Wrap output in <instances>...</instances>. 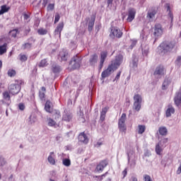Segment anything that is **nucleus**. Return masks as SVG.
Returning <instances> with one entry per match:
<instances>
[{"mask_svg": "<svg viewBox=\"0 0 181 181\" xmlns=\"http://www.w3.org/2000/svg\"><path fill=\"white\" fill-rule=\"evenodd\" d=\"M124 60V56L119 54L116 56L115 60L112 61L111 64H110L107 69L103 71L101 74L102 78H107V77H110L112 73H114L119 66L122 64Z\"/></svg>", "mask_w": 181, "mask_h": 181, "instance_id": "obj_1", "label": "nucleus"}, {"mask_svg": "<svg viewBox=\"0 0 181 181\" xmlns=\"http://www.w3.org/2000/svg\"><path fill=\"white\" fill-rule=\"evenodd\" d=\"M176 46V42L172 40L164 41L160 43L158 46L160 50V53L163 54H166V53H170L175 47Z\"/></svg>", "mask_w": 181, "mask_h": 181, "instance_id": "obj_2", "label": "nucleus"}, {"mask_svg": "<svg viewBox=\"0 0 181 181\" xmlns=\"http://www.w3.org/2000/svg\"><path fill=\"white\" fill-rule=\"evenodd\" d=\"M133 110H134V111H136L137 112H139V111H141V109L142 108V95H141L139 93H136L133 97Z\"/></svg>", "mask_w": 181, "mask_h": 181, "instance_id": "obj_3", "label": "nucleus"}, {"mask_svg": "<svg viewBox=\"0 0 181 181\" xmlns=\"http://www.w3.org/2000/svg\"><path fill=\"white\" fill-rule=\"evenodd\" d=\"M82 60H83V58L78 54L74 55L71 59L69 64L70 66H71V68L73 69V70H77V69H80V66H81Z\"/></svg>", "mask_w": 181, "mask_h": 181, "instance_id": "obj_4", "label": "nucleus"}, {"mask_svg": "<svg viewBox=\"0 0 181 181\" xmlns=\"http://www.w3.org/2000/svg\"><path fill=\"white\" fill-rule=\"evenodd\" d=\"M127 121V114L122 113L121 117L118 121V128L120 132H124V134H127V125L125 124V122Z\"/></svg>", "mask_w": 181, "mask_h": 181, "instance_id": "obj_5", "label": "nucleus"}, {"mask_svg": "<svg viewBox=\"0 0 181 181\" xmlns=\"http://www.w3.org/2000/svg\"><path fill=\"white\" fill-rule=\"evenodd\" d=\"M124 33L122 31H121V30L117 27H111L110 36L112 37V39H115V37L121 39Z\"/></svg>", "mask_w": 181, "mask_h": 181, "instance_id": "obj_6", "label": "nucleus"}, {"mask_svg": "<svg viewBox=\"0 0 181 181\" xmlns=\"http://www.w3.org/2000/svg\"><path fill=\"white\" fill-rule=\"evenodd\" d=\"M35 42V38H33V37H30L27 40V42H25L24 44L22 45L21 46L22 50H30Z\"/></svg>", "mask_w": 181, "mask_h": 181, "instance_id": "obj_7", "label": "nucleus"}, {"mask_svg": "<svg viewBox=\"0 0 181 181\" xmlns=\"http://www.w3.org/2000/svg\"><path fill=\"white\" fill-rule=\"evenodd\" d=\"M8 91L10 94H12V95H16V94H19V92L21 91V85L11 84L8 87Z\"/></svg>", "mask_w": 181, "mask_h": 181, "instance_id": "obj_8", "label": "nucleus"}, {"mask_svg": "<svg viewBox=\"0 0 181 181\" xmlns=\"http://www.w3.org/2000/svg\"><path fill=\"white\" fill-rule=\"evenodd\" d=\"M69 57H70V55L69 54V51L66 49H62L58 55L59 62H67Z\"/></svg>", "mask_w": 181, "mask_h": 181, "instance_id": "obj_9", "label": "nucleus"}, {"mask_svg": "<svg viewBox=\"0 0 181 181\" xmlns=\"http://www.w3.org/2000/svg\"><path fill=\"white\" fill-rule=\"evenodd\" d=\"M135 15H136V9L130 7L127 11V22H132L135 19Z\"/></svg>", "mask_w": 181, "mask_h": 181, "instance_id": "obj_10", "label": "nucleus"}, {"mask_svg": "<svg viewBox=\"0 0 181 181\" xmlns=\"http://www.w3.org/2000/svg\"><path fill=\"white\" fill-rule=\"evenodd\" d=\"M163 34V29H162V25L160 24H157L155 25L153 35L156 37H160Z\"/></svg>", "mask_w": 181, "mask_h": 181, "instance_id": "obj_11", "label": "nucleus"}, {"mask_svg": "<svg viewBox=\"0 0 181 181\" xmlns=\"http://www.w3.org/2000/svg\"><path fill=\"white\" fill-rule=\"evenodd\" d=\"M64 28V23L63 22L59 23L54 32V36H58V37H61L62 30H63Z\"/></svg>", "mask_w": 181, "mask_h": 181, "instance_id": "obj_12", "label": "nucleus"}, {"mask_svg": "<svg viewBox=\"0 0 181 181\" xmlns=\"http://www.w3.org/2000/svg\"><path fill=\"white\" fill-rule=\"evenodd\" d=\"M107 56H108V52L103 51L100 52V61L99 64L100 70H101V69H103V67L104 66V62H105V59H107Z\"/></svg>", "mask_w": 181, "mask_h": 181, "instance_id": "obj_13", "label": "nucleus"}, {"mask_svg": "<svg viewBox=\"0 0 181 181\" xmlns=\"http://www.w3.org/2000/svg\"><path fill=\"white\" fill-rule=\"evenodd\" d=\"M108 165V160H103L99 163V164L96 166V171L101 173L104 170L105 168H107Z\"/></svg>", "mask_w": 181, "mask_h": 181, "instance_id": "obj_14", "label": "nucleus"}, {"mask_svg": "<svg viewBox=\"0 0 181 181\" xmlns=\"http://www.w3.org/2000/svg\"><path fill=\"white\" fill-rule=\"evenodd\" d=\"M73 119V114L71 112L64 110L62 115V121H65V122H71Z\"/></svg>", "mask_w": 181, "mask_h": 181, "instance_id": "obj_15", "label": "nucleus"}, {"mask_svg": "<svg viewBox=\"0 0 181 181\" xmlns=\"http://www.w3.org/2000/svg\"><path fill=\"white\" fill-rule=\"evenodd\" d=\"M86 20L88 22V32H91L94 28V23H95V16H92L90 19L88 18Z\"/></svg>", "mask_w": 181, "mask_h": 181, "instance_id": "obj_16", "label": "nucleus"}, {"mask_svg": "<svg viewBox=\"0 0 181 181\" xmlns=\"http://www.w3.org/2000/svg\"><path fill=\"white\" fill-rule=\"evenodd\" d=\"M98 62V54H92L89 59L90 66H92L93 67H94V66L97 64Z\"/></svg>", "mask_w": 181, "mask_h": 181, "instance_id": "obj_17", "label": "nucleus"}, {"mask_svg": "<svg viewBox=\"0 0 181 181\" xmlns=\"http://www.w3.org/2000/svg\"><path fill=\"white\" fill-rule=\"evenodd\" d=\"M79 142H82V144H88V137L87 134H84V132H81L78 137Z\"/></svg>", "mask_w": 181, "mask_h": 181, "instance_id": "obj_18", "label": "nucleus"}, {"mask_svg": "<svg viewBox=\"0 0 181 181\" xmlns=\"http://www.w3.org/2000/svg\"><path fill=\"white\" fill-rule=\"evenodd\" d=\"M47 160L49 165H56V155L54 152H50L49 156L47 157Z\"/></svg>", "mask_w": 181, "mask_h": 181, "instance_id": "obj_19", "label": "nucleus"}, {"mask_svg": "<svg viewBox=\"0 0 181 181\" xmlns=\"http://www.w3.org/2000/svg\"><path fill=\"white\" fill-rule=\"evenodd\" d=\"M165 74V68L163 66L160 65L156 68L154 76H163Z\"/></svg>", "mask_w": 181, "mask_h": 181, "instance_id": "obj_20", "label": "nucleus"}, {"mask_svg": "<svg viewBox=\"0 0 181 181\" xmlns=\"http://www.w3.org/2000/svg\"><path fill=\"white\" fill-rule=\"evenodd\" d=\"M174 103L177 107H179L181 104V89L178 93H176L175 97L174 98Z\"/></svg>", "mask_w": 181, "mask_h": 181, "instance_id": "obj_21", "label": "nucleus"}, {"mask_svg": "<svg viewBox=\"0 0 181 181\" xmlns=\"http://www.w3.org/2000/svg\"><path fill=\"white\" fill-rule=\"evenodd\" d=\"M165 8H167V12H168V16L170 19L171 26H172V23L173 22V13H172V11H170V4H166Z\"/></svg>", "mask_w": 181, "mask_h": 181, "instance_id": "obj_22", "label": "nucleus"}, {"mask_svg": "<svg viewBox=\"0 0 181 181\" xmlns=\"http://www.w3.org/2000/svg\"><path fill=\"white\" fill-rule=\"evenodd\" d=\"M52 70L54 74H57L62 71V66H60L59 64H54L52 66Z\"/></svg>", "mask_w": 181, "mask_h": 181, "instance_id": "obj_23", "label": "nucleus"}, {"mask_svg": "<svg viewBox=\"0 0 181 181\" xmlns=\"http://www.w3.org/2000/svg\"><path fill=\"white\" fill-rule=\"evenodd\" d=\"M172 114H175V108L172 105H168L165 115L168 118L169 117H172Z\"/></svg>", "mask_w": 181, "mask_h": 181, "instance_id": "obj_24", "label": "nucleus"}, {"mask_svg": "<svg viewBox=\"0 0 181 181\" xmlns=\"http://www.w3.org/2000/svg\"><path fill=\"white\" fill-rule=\"evenodd\" d=\"M107 111H108V107H105L104 108H103L100 112V121H102V122L103 121H105V115H107Z\"/></svg>", "mask_w": 181, "mask_h": 181, "instance_id": "obj_25", "label": "nucleus"}, {"mask_svg": "<svg viewBox=\"0 0 181 181\" xmlns=\"http://www.w3.org/2000/svg\"><path fill=\"white\" fill-rule=\"evenodd\" d=\"M158 132L160 135L165 136V135H168V129L165 127H160L158 129Z\"/></svg>", "mask_w": 181, "mask_h": 181, "instance_id": "obj_26", "label": "nucleus"}, {"mask_svg": "<svg viewBox=\"0 0 181 181\" xmlns=\"http://www.w3.org/2000/svg\"><path fill=\"white\" fill-rule=\"evenodd\" d=\"M45 110L47 112H51L52 111V102L50 100H47L45 106Z\"/></svg>", "mask_w": 181, "mask_h": 181, "instance_id": "obj_27", "label": "nucleus"}, {"mask_svg": "<svg viewBox=\"0 0 181 181\" xmlns=\"http://www.w3.org/2000/svg\"><path fill=\"white\" fill-rule=\"evenodd\" d=\"M156 15V11L151 10V11H148L147 13V18L148 19H153Z\"/></svg>", "mask_w": 181, "mask_h": 181, "instance_id": "obj_28", "label": "nucleus"}, {"mask_svg": "<svg viewBox=\"0 0 181 181\" xmlns=\"http://www.w3.org/2000/svg\"><path fill=\"white\" fill-rule=\"evenodd\" d=\"M160 145H162V141H159L158 144L156 146V153L157 155H160L163 149L162 147H160Z\"/></svg>", "mask_w": 181, "mask_h": 181, "instance_id": "obj_29", "label": "nucleus"}, {"mask_svg": "<svg viewBox=\"0 0 181 181\" xmlns=\"http://www.w3.org/2000/svg\"><path fill=\"white\" fill-rule=\"evenodd\" d=\"M11 9V8L6 6V5H3L1 6L0 15H4V13H6Z\"/></svg>", "mask_w": 181, "mask_h": 181, "instance_id": "obj_30", "label": "nucleus"}, {"mask_svg": "<svg viewBox=\"0 0 181 181\" xmlns=\"http://www.w3.org/2000/svg\"><path fill=\"white\" fill-rule=\"evenodd\" d=\"M8 46V44L4 43L3 45H0V56H2V54H5L6 52V47Z\"/></svg>", "mask_w": 181, "mask_h": 181, "instance_id": "obj_31", "label": "nucleus"}, {"mask_svg": "<svg viewBox=\"0 0 181 181\" xmlns=\"http://www.w3.org/2000/svg\"><path fill=\"white\" fill-rule=\"evenodd\" d=\"M142 54L144 57H147L148 54H149V46L146 45L143 49H142Z\"/></svg>", "mask_w": 181, "mask_h": 181, "instance_id": "obj_32", "label": "nucleus"}, {"mask_svg": "<svg viewBox=\"0 0 181 181\" xmlns=\"http://www.w3.org/2000/svg\"><path fill=\"white\" fill-rule=\"evenodd\" d=\"M169 84H170V81L169 79H165L162 85V90H166L169 87Z\"/></svg>", "mask_w": 181, "mask_h": 181, "instance_id": "obj_33", "label": "nucleus"}, {"mask_svg": "<svg viewBox=\"0 0 181 181\" xmlns=\"http://www.w3.org/2000/svg\"><path fill=\"white\" fill-rule=\"evenodd\" d=\"M48 65H49V63L47 62V59H42L38 64L39 67H46V66H48Z\"/></svg>", "mask_w": 181, "mask_h": 181, "instance_id": "obj_34", "label": "nucleus"}, {"mask_svg": "<svg viewBox=\"0 0 181 181\" xmlns=\"http://www.w3.org/2000/svg\"><path fill=\"white\" fill-rule=\"evenodd\" d=\"M138 128H139L138 134H144V132H145L146 129V127H145V125H141V124H139L138 126Z\"/></svg>", "mask_w": 181, "mask_h": 181, "instance_id": "obj_35", "label": "nucleus"}, {"mask_svg": "<svg viewBox=\"0 0 181 181\" xmlns=\"http://www.w3.org/2000/svg\"><path fill=\"white\" fill-rule=\"evenodd\" d=\"M62 163H63L64 166H66L67 168H69V166H70V165H71V161L69 158H64L62 160Z\"/></svg>", "mask_w": 181, "mask_h": 181, "instance_id": "obj_36", "label": "nucleus"}, {"mask_svg": "<svg viewBox=\"0 0 181 181\" xmlns=\"http://www.w3.org/2000/svg\"><path fill=\"white\" fill-rule=\"evenodd\" d=\"M18 33H19V30L18 29H13L9 32V35L11 37H16Z\"/></svg>", "mask_w": 181, "mask_h": 181, "instance_id": "obj_37", "label": "nucleus"}, {"mask_svg": "<svg viewBox=\"0 0 181 181\" xmlns=\"http://www.w3.org/2000/svg\"><path fill=\"white\" fill-rule=\"evenodd\" d=\"M37 33L40 35H47V30L45 28H40L37 30Z\"/></svg>", "mask_w": 181, "mask_h": 181, "instance_id": "obj_38", "label": "nucleus"}, {"mask_svg": "<svg viewBox=\"0 0 181 181\" xmlns=\"http://www.w3.org/2000/svg\"><path fill=\"white\" fill-rule=\"evenodd\" d=\"M3 97H4V100L11 101V95H9V92L5 91L4 93H3Z\"/></svg>", "mask_w": 181, "mask_h": 181, "instance_id": "obj_39", "label": "nucleus"}, {"mask_svg": "<svg viewBox=\"0 0 181 181\" xmlns=\"http://www.w3.org/2000/svg\"><path fill=\"white\" fill-rule=\"evenodd\" d=\"M16 75V71L13 70V69H9L8 71V76L9 77H13Z\"/></svg>", "mask_w": 181, "mask_h": 181, "instance_id": "obj_40", "label": "nucleus"}, {"mask_svg": "<svg viewBox=\"0 0 181 181\" xmlns=\"http://www.w3.org/2000/svg\"><path fill=\"white\" fill-rule=\"evenodd\" d=\"M19 57H20L21 62H26V60H28V55L26 54H20Z\"/></svg>", "mask_w": 181, "mask_h": 181, "instance_id": "obj_41", "label": "nucleus"}, {"mask_svg": "<svg viewBox=\"0 0 181 181\" xmlns=\"http://www.w3.org/2000/svg\"><path fill=\"white\" fill-rule=\"evenodd\" d=\"M54 125H56V122L52 118L48 119V126L54 127Z\"/></svg>", "mask_w": 181, "mask_h": 181, "instance_id": "obj_42", "label": "nucleus"}, {"mask_svg": "<svg viewBox=\"0 0 181 181\" xmlns=\"http://www.w3.org/2000/svg\"><path fill=\"white\" fill-rule=\"evenodd\" d=\"M132 64L133 67H138V58L133 57Z\"/></svg>", "mask_w": 181, "mask_h": 181, "instance_id": "obj_43", "label": "nucleus"}, {"mask_svg": "<svg viewBox=\"0 0 181 181\" xmlns=\"http://www.w3.org/2000/svg\"><path fill=\"white\" fill-rule=\"evenodd\" d=\"M175 65L180 67L181 65V56H178L175 60Z\"/></svg>", "mask_w": 181, "mask_h": 181, "instance_id": "obj_44", "label": "nucleus"}, {"mask_svg": "<svg viewBox=\"0 0 181 181\" xmlns=\"http://www.w3.org/2000/svg\"><path fill=\"white\" fill-rule=\"evenodd\" d=\"M61 117L62 115H60V112L59 111L56 112L53 115V118H54V119H59V118H60Z\"/></svg>", "mask_w": 181, "mask_h": 181, "instance_id": "obj_45", "label": "nucleus"}, {"mask_svg": "<svg viewBox=\"0 0 181 181\" xmlns=\"http://www.w3.org/2000/svg\"><path fill=\"white\" fill-rule=\"evenodd\" d=\"M47 11H53L54 9V4H49L47 8Z\"/></svg>", "mask_w": 181, "mask_h": 181, "instance_id": "obj_46", "label": "nucleus"}, {"mask_svg": "<svg viewBox=\"0 0 181 181\" xmlns=\"http://www.w3.org/2000/svg\"><path fill=\"white\" fill-rule=\"evenodd\" d=\"M121 73L122 71H119L117 74L116 75L115 79L113 80V81H118L119 80V77H121Z\"/></svg>", "mask_w": 181, "mask_h": 181, "instance_id": "obj_47", "label": "nucleus"}, {"mask_svg": "<svg viewBox=\"0 0 181 181\" xmlns=\"http://www.w3.org/2000/svg\"><path fill=\"white\" fill-rule=\"evenodd\" d=\"M6 163V161L5 160V158H0V166H5Z\"/></svg>", "mask_w": 181, "mask_h": 181, "instance_id": "obj_48", "label": "nucleus"}, {"mask_svg": "<svg viewBox=\"0 0 181 181\" xmlns=\"http://www.w3.org/2000/svg\"><path fill=\"white\" fill-rule=\"evenodd\" d=\"M59 21H60V15L58 13H57L55 15L54 23H57Z\"/></svg>", "mask_w": 181, "mask_h": 181, "instance_id": "obj_49", "label": "nucleus"}, {"mask_svg": "<svg viewBox=\"0 0 181 181\" xmlns=\"http://www.w3.org/2000/svg\"><path fill=\"white\" fill-rule=\"evenodd\" d=\"M30 33V27L25 28V30L24 31L25 36H28V35H29Z\"/></svg>", "mask_w": 181, "mask_h": 181, "instance_id": "obj_50", "label": "nucleus"}, {"mask_svg": "<svg viewBox=\"0 0 181 181\" xmlns=\"http://www.w3.org/2000/svg\"><path fill=\"white\" fill-rule=\"evenodd\" d=\"M144 181H152V178H151V177L148 175H144Z\"/></svg>", "mask_w": 181, "mask_h": 181, "instance_id": "obj_51", "label": "nucleus"}, {"mask_svg": "<svg viewBox=\"0 0 181 181\" xmlns=\"http://www.w3.org/2000/svg\"><path fill=\"white\" fill-rule=\"evenodd\" d=\"M39 97L40 100H45V92H40Z\"/></svg>", "mask_w": 181, "mask_h": 181, "instance_id": "obj_52", "label": "nucleus"}, {"mask_svg": "<svg viewBox=\"0 0 181 181\" xmlns=\"http://www.w3.org/2000/svg\"><path fill=\"white\" fill-rule=\"evenodd\" d=\"M138 41H136V40H132V44H131V47L132 49H133L134 47H135V46H136V43Z\"/></svg>", "mask_w": 181, "mask_h": 181, "instance_id": "obj_53", "label": "nucleus"}, {"mask_svg": "<svg viewBox=\"0 0 181 181\" xmlns=\"http://www.w3.org/2000/svg\"><path fill=\"white\" fill-rule=\"evenodd\" d=\"M18 108L21 111H23V110H25V105L23 103H20L18 105Z\"/></svg>", "mask_w": 181, "mask_h": 181, "instance_id": "obj_54", "label": "nucleus"}, {"mask_svg": "<svg viewBox=\"0 0 181 181\" xmlns=\"http://www.w3.org/2000/svg\"><path fill=\"white\" fill-rule=\"evenodd\" d=\"M180 173H181V163L180 164L179 168L177 170V175H180Z\"/></svg>", "mask_w": 181, "mask_h": 181, "instance_id": "obj_55", "label": "nucleus"}, {"mask_svg": "<svg viewBox=\"0 0 181 181\" xmlns=\"http://www.w3.org/2000/svg\"><path fill=\"white\" fill-rule=\"evenodd\" d=\"M47 2H49V0H43L42 1V6L46 7V5H47Z\"/></svg>", "mask_w": 181, "mask_h": 181, "instance_id": "obj_56", "label": "nucleus"}, {"mask_svg": "<svg viewBox=\"0 0 181 181\" xmlns=\"http://www.w3.org/2000/svg\"><path fill=\"white\" fill-rule=\"evenodd\" d=\"M78 95H80V90H76V93L75 95V100H76L77 98H78Z\"/></svg>", "mask_w": 181, "mask_h": 181, "instance_id": "obj_57", "label": "nucleus"}, {"mask_svg": "<svg viewBox=\"0 0 181 181\" xmlns=\"http://www.w3.org/2000/svg\"><path fill=\"white\" fill-rule=\"evenodd\" d=\"M112 2H114V0H107V6L112 5Z\"/></svg>", "mask_w": 181, "mask_h": 181, "instance_id": "obj_58", "label": "nucleus"}, {"mask_svg": "<svg viewBox=\"0 0 181 181\" xmlns=\"http://www.w3.org/2000/svg\"><path fill=\"white\" fill-rule=\"evenodd\" d=\"M168 138H164L162 139L161 144H162V142L163 144H168Z\"/></svg>", "mask_w": 181, "mask_h": 181, "instance_id": "obj_59", "label": "nucleus"}, {"mask_svg": "<svg viewBox=\"0 0 181 181\" xmlns=\"http://www.w3.org/2000/svg\"><path fill=\"white\" fill-rule=\"evenodd\" d=\"M101 145H103V143H102V142H98V143L95 145V146L96 148H100V146H101Z\"/></svg>", "mask_w": 181, "mask_h": 181, "instance_id": "obj_60", "label": "nucleus"}, {"mask_svg": "<svg viewBox=\"0 0 181 181\" xmlns=\"http://www.w3.org/2000/svg\"><path fill=\"white\" fill-rule=\"evenodd\" d=\"M130 181H138V178H136V177L132 176L130 179Z\"/></svg>", "mask_w": 181, "mask_h": 181, "instance_id": "obj_61", "label": "nucleus"}, {"mask_svg": "<svg viewBox=\"0 0 181 181\" xmlns=\"http://www.w3.org/2000/svg\"><path fill=\"white\" fill-rule=\"evenodd\" d=\"M29 18H30V16H29V15H28V14H24V19L25 20V21H28V19H29Z\"/></svg>", "mask_w": 181, "mask_h": 181, "instance_id": "obj_62", "label": "nucleus"}, {"mask_svg": "<svg viewBox=\"0 0 181 181\" xmlns=\"http://www.w3.org/2000/svg\"><path fill=\"white\" fill-rule=\"evenodd\" d=\"M41 90H42V93H46V88L45 87L42 86L41 88Z\"/></svg>", "mask_w": 181, "mask_h": 181, "instance_id": "obj_63", "label": "nucleus"}, {"mask_svg": "<svg viewBox=\"0 0 181 181\" xmlns=\"http://www.w3.org/2000/svg\"><path fill=\"white\" fill-rule=\"evenodd\" d=\"M122 173H123L124 177H125V176H127V170H124V171L122 172Z\"/></svg>", "mask_w": 181, "mask_h": 181, "instance_id": "obj_64", "label": "nucleus"}]
</instances>
